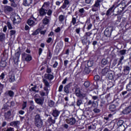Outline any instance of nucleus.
I'll use <instances>...</instances> for the list:
<instances>
[{"instance_id":"nucleus-1","label":"nucleus","mask_w":131,"mask_h":131,"mask_svg":"<svg viewBox=\"0 0 131 131\" xmlns=\"http://www.w3.org/2000/svg\"><path fill=\"white\" fill-rule=\"evenodd\" d=\"M34 123L35 126H36L37 128H41L43 126V120L41 119L40 114H37L35 116Z\"/></svg>"},{"instance_id":"nucleus-2","label":"nucleus","mask_w":131,"mask_h":131,"mask_svg":"<svg viewBox=\"0 0 131 131\" xmlns=\"http://www.w3.org/2000/svg\"><path fill=\"white\" fill-rule=\"evenodd\" d=\"M49 7V3L46 2L43 4L41 8L39 10V15L41 17H43V16H46L47 13V8Z\"/></svg>"},{"instance_id":"nucleus-3","label":"nucleus","mask_w":131,"mask_h":131,"mask_svg":"<svg viewBox=\"0 0 131 131\" xmlns=\"http://www.w3.org/2000/svg\"><path fill=\"white\" fill-rule=\"evenodd\" d=\"M98 99H99V97H98V96H93L92 99L93 101H92L91 100H89L87 102L88 106H90V105H92V107L96 108L97 106H98V101H97Z\"/></svg>"},{"instance_id":"nucleus-4","label":"nucleus","mask_w":131,"mask_h":131,"mask_svg":"<svg viewBox=\"0 0 131 131\" xmlns=\"http://www.w3.org/2000/svg\"><path fill=\"white\" fill-rule=\"evenodd\" d=\"M115 125H117L118 129L120 131H124L125 130V127L123 125V120H119L118 121L116 124H114V127H115Z\"/></svg>"},{"instance_id":"nucleus-5","label":"nucleus","mask_w":131,"mask_h":131,"mask_svg":"<svg viewBox=\"0 0 131 131\" xmlns=\"http://www.w3.org/2000/svg\"><path fill=\"white\" fill-rule=\"evenodd\" d=\"M113 31V27L109 26L104 31V34L106 37H110L111 36V33Z\"/></svg>"},{"instance_id":"nucleus-6","label":"nucleus","mask_w":131,"mask_h":131,"mask_svg":"<svg viewBox=\"0 0 131 131\" xmlns=\"http://www.w3.org/2000/svg\"><path fill=\"white\" fill-rule=\"evenodd\" d=\"M43 82L45 85V86L43 88L44 91L46 92L47 95H49V88H50V82L48 81V80L46 78H43L42 79Z\"/></svg>"},{"instance_id":"nucleus-7","label":"nucleus","mask_w":131,"mask_h":131,"mask_svg":"<svg viewBox=\"0 0 131 131\" xmlns=\"http://www.w3.org/2000/svg\"><path fill=\"white\" fill-rule=\"evenodd\" d=\"M100 8V1L98 0V1H96L95 4L92 7V11L93 12H97L99 10Z\"/></svg>"},{"instance_id":"nucleus-8","label":"nucleus","mask_w":131,"mask_h":131,"mask_svg":"<svg viewBox=\"0 0 131 131\" xmlns=\"http://www.w3.org/2000/svg\"><path fill=\"white\" fill-rule=\"evenodd\" d=\"M4 10L5 13L6 14H9V13H12V12L14 11V8L8 5H6L4 7Z\"/></svg>"},{"instance_id":"nucleus-9","label":"nucleus","mask_w":131,"mask_h":131,"mask_svg":"<svg viewBox=\"0 0 131 131\" xmlns=\"http://www.w3.org/2000/svg\"><path fill=\"white\" fill-rule=\"evenodd\" d=\"M22 58L23 60H25V61H31L32 60V57H31V55L26 53L22 54Z\"/></svg>"},{"instance_id":"nucleus-10","label":"nucleus","mask_w":131,"mask_h":131,"mask_svg":"<svg viewBox=\"0 0 131 131\" xmlns=\"http://www.w3.org/2000/svg\"><path fill=\"white\" fill-rule=\"evenodd\" d=\"M8 80L9 82H14V81L16 80L15 74L13 73H10L8 76Z\"/></svg>"},{"instance_id":"nucleus-11","label":"nucleus","mask_w":131,"mask_h":131,"mask_svg":"<svg viewBox=\"0 0 131 131\" xmlns=\"http://www.w3.org/2000/svg\"><path fill=\"white\" fill-rule=\"evenodd\" d=\"M75 94L76 96H77L78 98H84L85 95L84 94H81L80 89L79 88H76L75 89Z\"/></svg>"},{"instance_id":"nucleus-12","label":"nucleus","mask_w":131,"mask_h":131,"mask_svg":"<svg viewBox=\"0 0 131 131\" xmlns=\"http://www.w3.org/2000/svg\"><path fill=\"white\" fill-rule=\"evenodd\" d=\"M69 6H70V1H69V0H64V3L60 7V9L64 10V9H66L67 7H69Z\"/></svg>"},{"instance_id":"nucleus-13","label":"nucleus","mask_w":131,"mask_h":131,"mask_svg":"<svg viewBox=\"0 0 131 131\" xmlns=\"http://www.w3.org/2000/svg\"><path fill=\"white\" fill-rule=\"evenodd\" d=\"M66 121L67 123L70 124V125H73L74 124H75V122H76V120L74 118L67 119Z\"/></svg>"},{"instance_id":"nucleus-14","label":"nucleus","mask_w":131,"mask_h":131,"mask_svg":"<svg viewBox=\"0 0 131 131\" xmlns=\"http://www.w3.org/2000/svg\"><path fill=\"white\" fill-rule=\"evenodd\" d=\"M72 86V83H70L63 88V91L66 94H69V89Z\"/></svg>"},{"instance_id":"nucleus-15","label":"nucleus","mask_w":131,"mask_h":131,"mask_svg":"<svg viewBox=\"0 0 131 131\" xmlns=\"http://www.w3.org/2000/svg\"><path fill=\"white\" fill-rule=\"evenodd\" d=\"M21 22V18L19 15H15L13 18V24H19Z\"/></svg>"},{"instance_id":"nucleus-16","label":"nucleus","mask_w":131,"mask_h":131,"mask_svg":"<svg viewBox=\"0 0 131 131\" xmlns=\"http://www.w3.org/2000/svg\"><path fill=\"white\" fill-rule=\"evenodd\" d=\"M51 21V17L50 16H45V17L42 20V23L44 25H48Z\"/></svg>"},{"instance_id":"nucleus-17","label":"nucleus","mask_w":131,"mask_h":131,"mask_svg":"<svg viewBox=\"0 0 131 131\" xmlns=\"http://www.w3.org/2000/svg\"><path fill=\"white\" fill-rule=\"evenodd\" d=\"M59 114L60 112L57 109H54L52 111V115H53V116L55 118V119H56V117H58Z\"/></svg>"},{"instance_id":"nucleus-18","label":"nucleus","mask_w":131,"mask_h":131,"mask_svg":"<svg viewBox=\"0 0 131 131\" xmlns=\"http://www.w3.org/2000/svg\"><path fill=\"white\" fill-rule=\"evenodd\" d=\"M114 7H115V5H113L109 9L106 11V16H109L113 12H114Z\"/></svg>"},{"instance_id":"nucleus-19","label":"nucleus","mask_w":131,"mask_h":131,"mask_svg":"<svg viewBox=\"0 0 131 131\" xmlns=\"http://www.w3.org/2000/svg\"><path fill=\"white\" fill-rule=\"evenodd\" d=\"M110 71V68L109 67H106L103 69L102 70L101 74L102 75H106Z\"/></svg>"},{"instance_id":"nucleus-20","label":"nucleus","mask_w":131,"mask_h":131,"mask_svg":"<svg viewBox=\"0 0 131 131\" xmlns=\"http://www.w3.org/2000/svg\"><path fill=\"white\" fill-rule=\"evenodd\" d=\"M44 101L45 100H44L43 99L37 98H35V101L38 105H42L43 104V101Z\"/></svg>"},{"instance_id":"nucleus-21","label":"nucleus","mask_w":131,"mask_h":131,"mask_svg":"<svg viewBox=\"0 0 131 131\" xmlns=\"http://www.w3.org/2000/svg\"><path fill=\"white\" fill-rule=\"evenodd\" d=\"M131 112V106H129L126 107L123 111L122 113L123 114H128Z\"/></svg>"},{"instance_id":"nucleus-22","label":"nucleus","mask_w":131,"mask_h":131,"mask_svg":"<svg viewBox=\"0 0 131 131\" xmlns=\"http://www.w3.org/2000/svg\"><path fill=\"white\" fill-rule=\"evenodd\" d=\"M45 79H49V80H52L54 79V75L50 74H46L45 75Z\"/></svg>"},{"instance_id":"nucleus-23","label":"nucleus","mask_w":131,"mask_h":131,"mask_svg":"<svg viewBox=\"0 0 131 131\" xmlns=\"http://www.w3.org/2000/svg\"><path fill=\"white\" fill-rule=\"evenodd\" d=\"M6 40V34L4 33H0V41L3 42Z\"/></svg>"},{"instance_id":"nucleus-24","label":"nucleus","mask_w":131,"mask_h":131,"mask_svg":"<svg viewBox=\"0 0 131 131\" xmlns=\"http://www.w3.org/2000/svg\"><path fill=\"white\" fill-rule=\"evenodd\" d=\"M109 109L111 112H115L116 111V105L115 104H112L110 105Z\"/></svg>"},{"instance_id":"nucleus-25","label":"nucleus","mask_w":131,"mask_h":131,"mask_svg":"<svg viewBox=\"0 0 131 131\" xmlns=\"http://www.w3.org/2000/svg\"><path fill=\"white\" fill-rule=\"evenodd\" d=\"M27 23H28V25H29L30 26H34V25H35L36 24H35V21H34L33 20H32V18L29 19L28 20Z\"/></svg>"},{"instance_id":"nucleus-26","label":"nucleus","mask_w":131,"mask_h":131,"mask_svg":"<svg viewBox=\"0 0 131 131\" xmlns=\"http://www.w3.org/2000/svg\"><path fill=\"white\" fill-rule=\"evenodd\" d=\"M19 124H20V122L19 121H13L10 123V125H11V126H14V127L18 126Z\"/></svg>"},{"instance_id":"nucleus-27","label":"nucleus","mask_w":131,"mask_h":131,"mask_svg":"<svg viewBox=\"0 0 131 131\" xmlns=\"http://www.w3.org/2000/svg\"><path fill=\"white\" fill-rule=\"evenodd\" d=\"M130 70V68L129 67L126 66L123 67V71L126 74H128L129 73V71Z\"/></svg>"},{"instance_id":"nucleus-28","label":"nucleus","mask_w":131,"mask_h":131,"mask_svg":"<svg viewBox=\"0 0 131 131\" xmlns=\"http://www.w3.org/2000/svg\"><path fill=\"white\" fill-rule=\"evenodd\" d=\"M32 3V0H24L23 5L25 6H29Z\"/></svg>"},{"instance_id":"nucleus-29","label":"nucleus","mask_w":131,"mask_h":131,"mask_svg":"<svg viewBox=\"0 0 131 131\" xmlns=\"http://www.w3.org/2000/svg\"><path fill=\"white\" fill-rule=\"evenodd\" d=\"M48 122H49V123H50V124H55V123H56V121L54 119H53V118L52 117H50L48 119Z\"/></svg>"},{"instance_id":"nucleus-30","label":"nucleus","mask_w":131,"mask_h":131,"mask_svg":"<svg viewBox=\"0 0 131 131\" xmlns=\"http://www.w3.org/2000/svg\"><path fill=\"white\" fill-rule=\"evenodd\" d=\"M108 63V60L106 59H102L101 61V64L103 65V66L107 65Z\"/></svg>"},{"instance_id":"nucleus-31","label":"nucleus","mask_w":131,"mask_h":131,"mask_svg":"<svg viewBox=\"0 0 131 131\" xmlns=\"http://www.w3.org/2000/svg\"><path fill=\"white\" fill-rule=\"evenodd\" d=\"M10 3V6L11 8H17V7H18V4H17L15 1Z\"/></svg>"},{"instance_id":"nucleus-32","label":"nucleus","mask_w":131,"mask_h":131,"mask_svg":"<svg viewBox=\"0 0 131 131\" xmlns=\"http://www.w3.org/2000/svg\"><path fill=\"white\" fill-rule=\"evenodd\" d=\"M83 102H82V100L78 99L77 100L76 102V105L78 106V107H80V105L82 104Z\"/></svg>"},{"instance_id":"nucleus-33","label":"nucleus","mask_w":131,"mask_h":131,"mask_svg":"<svg viewBox=\"0 0 131 131\" xmlns=\"http://www.w3.org/2000/svg\"><path fill=\"white\" fill-rule=\"evenodd\" d=\"M79 13H80V14H79L80 17H83V13H84L85 10L83 8H81L79 10Z\"/></svg>"},{"instance_id":"nucleus-34","label":"nucleus","mask_w":131,"mask_h":131,"mask_svg":"<svg viewBox=\"0 0 131 131\" xmlns=\"http://www.w3.org/2000/svg\"><path fill=\"white\" fill-rule=\"evenodd\" d=\"M65 19V16L63 15H59L58 17V20L60 22L62 23Z\"/></svg>"},{"instance_id":"nucleus-35","label":"nucleus","mask_w":131,"mask_h":131,"mask_svg":"<svg viewBox=\"0 0 131 131\" xmlns=\"http://www.w3.org/2000/svg\"><path fill=\"white\" fill-rule=\"evenodd\" d=\"M6 24L7 25L8 29H10V30H12V29H13V27L12 26V24H11V22L8 21Z\"/></svg>"},{"instance_id":"nucleus-36","label":"nucleus","mask_w":131,"mask_h":131,"mask_svg":"<svg viewBox=\"0 0 131 131\" xmlns=\"http://www.w3.org/2000/svg\"><path fill=\"white\" fill-rule=\"evenodd\" d=\"M0 66L1 67H6V66H7V62L6 60L1 61Z\"/></svg>"},{"instance_id":"nucleus-37","label":"nucleus","mask_w":131,"mask_h":131,"mask_svg":"<svg viewBox=\"0 0 131 131\" xmlns=\"http://www.w3.org/2000/svg\"><path fill=\"white\" fill-rule=\"evenodd\" d=\"M119 54L121 56H124L126 54V50H122L119 51Z\"/></svg>"},{"instance_id":"nucleus-38","label":"nucleus","mask_w":131,"mask_h":131,"mask_svg":"<svg viewBox=\"0 0 131 131\" xmlns=\"http://www.w3.org/2000/svg\"><path fill=\"white\" fill-rule=\"evenodd\" d=\"M76 19H77V16L76 17L73 16L71 21V23H72L73 25H75V24H76Z\"/></svg>"},{"instance_id":"nucleus-39","label":"nucleus","mask_w":131,"mask_h":131,"mask_svg":"<svg viewBox=\"0 0 131 131\" xmlns=\"http://www.w3.org/2000/svg\"><path fill=\"white\" fill-rule=\"evenodd\" d=\"M82 27H83V26L81 25L79 28H78L75 30L77 34H80V29H81Z\"/></svg>"},{"instance_id":"nucleus-40","label":"nucleus","mask_w":131,"mask_h":131,"mask_svg":"<svg viewBox=\"0 0 131 131\" xmlns=\"http://www.w3.org/2000/svg\"><path fill=\"white\" fill-rule=\"evenodd\" d=\"M10 36H13V35H15L16 34V30H11L9 33Z\"/></svg>"},{"instance_id":"nucleus-41","label":"nucleus","mask_w":131,"mask_h":131,"mask_svg":"<svg viewBox=\"0 0 131 131\" xmlns=\"http://www.w3.org/2000/svg\"><path fill=\"white\" fill-rule=\"evenodd\" d=\"M124 60V56H121L119 61H118V65H120V64H122V60Z\"/></svg>"},{"instance_id":"nucleus-42","label":"nucleus","mask_w":131,"mask_h":131,"mask_svg":"<svg viewBox=\"0 0 131 131\" xmlns=\"http://www.w3.org/2000/svg\"><path fill=\"white\" fill-rule=\"evenodd\" d=\"M48 105L50 107H53L54 105H55V102H54L52 100H50L48 102Z\"/></svg>"},{"instance_id":"nucleus-43","label":"nucleus","mask_w":131,"mask_h":131,"mask_svg":"<svg viewBox=\"0 0 131 131\" xmlns=\"http://www.w3.org/2000/svg\"><path fill=\"white\" fill-rule=\"evenodd\" d=\"M27 107V102L24 101L23 104V107L21 108L22 110H24L25 108Z\"/></svg>"},{"instance_id":"nucleus-44","label":"nucleus","mask_w":131,"mask_h":131,"mask_svg":"<svg viewBox=\"0 0 131 131\" xmlns=\"http://www.w3.org/2000/svg\"><path fill=\"white\" fill-rule=\"evenodd\" d=\"M105 106H106V103L105 101H101L100 102V107H101L102 108H103V107H105Z\"/></svg>"},{"instance_id":"nucleus-45","label":"nucleus","mask_w":131,"mask_h":131,"mask_svg":"<svg viewBox=\"0 0 131 131\" xmlns=\"http://www.w3.org/2000/svg\"><path fill=\"white\" fill-rule=\"evenodd\" d=\"M5 76H6V74L5 73H2L1 74V75H0V80H4Z\"/></svg>"},{"instance_id":"nucleus-46","label":"nucleus","mask_w":131,"mask_h":131,"mask_svg":"<svg viewBox=\"0 0 131 131\" xmlns=\"http://www.w3.org/2000/svg\"><path fill=\"white\" fill-rule=\"evenodd\" d=\"M93 112H94V113H100V112H101V110L99 109L98 108H95L93 110Z\"/></svg>"},{"instance_id":"nucleus-47","label":"nucleus","mask_w":131,"mask_h":131,"mask_svg":"<svg viewBox=\"0 0 131 131\" xmlns=\"http://www.w3.org/2000/svg\"><path fill=\"white\" fill-rule=\"evenodd\" d=\"M52 13H53V10L50 9L48 10V11H47V14L48 16H52Z\"/></svg>"},{"instance_id":"nucleus-48","label":"nucleus","mask_w":131,"mask_h":131,"mask_svg":"<svg viewBox=\"0 0 131 131\" xmlns=\"http://www.w3.org/2000/svg\"><path fill=\"white\" fill-rule=\"evenodd\" d=\"M82 42L83 45H86L88 42V37L84 38L82 40Z\"/></svg>"},{"instance_id":"nucleus-49","label":"nucleus","mask_w":131,"mask_h":131,"mask_svg":"<svg viewBox=\"0 0 131 131\" xmlns=\"http://www.w3.org/2000/svg\"><path fill=\"white\" fill-rule=\"evenodd\" d=\"M90 82L89 81H85L84 83V85L85 88H89V86H90Z\"/></svg>"},{"instance_id":"nucleus-50","label":"nucleus","mask_w":131,"mask_h":131,"mask_svg":"<svg viewBox=\"0 0 131 131\" xmlns=\"http://www.w3.org/2000/svg\"><path fill=\"white\" fill-rule=\"evenodd\" d=\"M8 95L9 97H13L14 96V92L12 91H8Z\"/></svg>"},{"instance_id":"nucleus-51","label":"nucleus","mask_w":131,"mask_h":131,"mask_svg":"<svg viewBox=\"0 0 131 131\" xmlns=\"http://www.w3.org/2000/svg\"><path fill=\"white\" fill-rule=\"evenodd\" d=\"M46 72L47 73H52V69H51V68L49 67V66H47Z\"/></svg>"},{"instance_id":"nucleus-52","label":"nucleus","mask_w":131,"mask_h":131,"mask_svg":"<svg viewBox=\"0 0 131 131\" xmlns=\"http://www.w3.org/2000/svg\"><path fill=\"white\" fill-rule=\"evenodd\" d=\"M92 34H93V33L91 32H86L85 34V36L88 38V37H90V36H91Z\"/></svg>"},{"instance_id":"nucleus-53","label":"nucleus","mask_w":131,"mask_h":131,"mask_svg":"<svg viewBox=\"0 0 131 131\" xmlns=\"http://www.w3.org/2000/svg\"><path fill=\"white\" fill-rule=\"evenodd\" d=\"M107 77L108 79H112L113 78V74H112V73H108Z\"/></svg>"},{"instance_id":"nucleus-54","label":"nucleus","mask_w":131,"mask_h":131,"mask_svg":"<svg viewBox=\"0 0 131 131\" xmlns=\"http://www.w3.org/2000/svg\"><path fill=\"white\" fill-rule=\"evenodd\" d=\"M6 116L7 117H10L11 115V113L10 111H8L6 113H5Z\"/></svg>"},{"instance_id":"nucleus-55","label":"nucleus","mask_w":131,"mask_h":131,"mask_svg":"<svg viewBox=\"0 0 131 131\" xmlns=\"http://www.w3.org/2000/svg\"><path fill=\"white\" fill-rule=\"evenodd\" d=\"M88 128L89 129H95V128H96V126L94 125H91L90 126H89Z\"/></svg>"},{"instance_id":"nucleus-56","label":"nucleus","mask_w":131,"mask_h":131,"mask_svg":"<svg viewBox=\"0 0 131 131\" xmlns=\"http://www.w3.org/2000/svg\"><path fill=\"white\" fill-rule=\"evenodd\" d=\"M37 86L36 85H34L33 87H32L31 89H30V91H32L33 92H36V88Z\"/></svg>"},{"instance_id":"nucleus-57","label":"nucleus","mask_w":131,"mask_h":131,"mask_svg":"<svg viewBox=\"0 0 131 131\" xmlns=\"http://www.w3.org/2000/svg\"><path fill=\"white\" fill-rule=\"evenodd\" d=\"M62 91H63V85L61 84L58 88V92L60 93V92H62Z\"/></svg>"},{"instance_id":"nucleus-58","label":"nucleus","mask_w":131,"mask_h":131,"mask_svg":"<svg viewBox=\"0 0 131 131\" xmlns=\"http://www.w3.org/2000/svg\"><path fill=\"white\" fill-rule=\"evenodd\" d=\"M67 80H68V78L66 77L62 82V84H66L67 82Z\"/></svg>"},{"instance_id":"nucleus-59","label":"nucleus","mask_w":131,"mask_h":131,"mask_svg":"<svg viewBox=\"0 0 131 131\" xmlns=\"http://www.w3.org/2000/svg\"><path fill=\"white\" fill-rule=\"evenodd\" d=\"M93 46L95 47V46H97L98 45V41L97 40H94L92 42Z\"/></svg>"},{"instance_id":"nucleus-60","label":"nucleus","mask_w":131,"mask_h":131,"mask_svg":"<svg viewBox=\"0 0 131 131\" xmlns=\"http://www.w3.org/2000/svg\"><path fill=\"white\" fill-rule=\"evenodd\" d=\"M39 94H40V96H41L42 97H45V96H46V93H45L42 91L39 92Z\"/></svg>"},{"instance_id":"nucleus-61","label":"nucleus","mask_w":131,"mask_h":131,"mask_svg":"<svg viewBox=\"0 0 131 131\" xmlns=\"http://www.w3.org/2000/svg\"><path fill=\"white\" fill-rule=\"evenodd\" d=\"M69 61L68 60H66L64 61V66L65 67H67V64H68Z\"/></svg>"},{"instance_id":"nucleus-62","label":"nucleus","mask_w":131,"mask_h":131,"mask_svg":"<svg viewBox=\"0 0 131 131\" xmlns=\"http://www.w3.org/2000/svg\"><path fill=\"white\" fill-rule=\"evenodd\" d=\"M100 79V76L99 75H96L94 76V80H99Z\"/></svg>"},{"instance_id":"nucleus-63","label":"nucleus","mask_w":131,"mask_h":131,"mask_svg":"<svg viewBox=\"0 0 131 131\" xmlns=\"http://www.w3.org/2000/svg\"><path fill=\"white\" fill-rule=\"evenodd\" d=\"M92 26H93V25L92 24H89L88 26L87 29L88 30H90V29L92 28Z\"/></svg>"},{"instance_id":"nucleus-64","label":"nucleus","mask_w":131,"mask_h":131,"mask_svg":"<svg viewBox=\"0 0 131 131\" xmlns=\"http://www.w3.org/2000/svg\"><path fill=\"white\" fill-rule=\"evenodd\" d=\"M6 131H14V128L9 127L7 129Z\"/></svg>"}]
</instances>
